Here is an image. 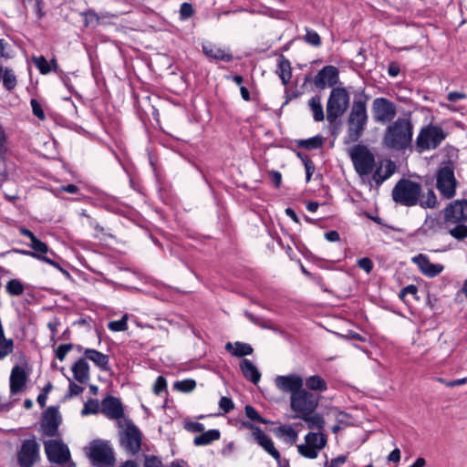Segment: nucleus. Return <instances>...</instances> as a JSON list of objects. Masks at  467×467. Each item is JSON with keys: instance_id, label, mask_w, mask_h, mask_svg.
Listing matches in <instances>:
<instances>
[{"instance_id": "3c124183", "label": "nucleus", "mask_w": 467, "mask_h": 467, "mask_svg": "<svg viewBox=\"0 0 467 467\" xmlns=\"http://www.w3.org/2000/svg\"><path fill=\"white\" fill-rule=\"evenodd\" d=\"M194 13L192 5L190 3H182L180 7V18L185 20L190 18Z\"/></svg>"}, {"instance_id": "72a5a7b5", "label": "nucleus", "mask_w": 467, "mask_h": 467, "mask_svg": "<svg viewBox=\"0 0 467 467\" xmlns=\"http://www.w3.org/2000/svg\"><path fill=\"white\" fill-rule=\"evenodd\" d=\"M1 80H3L4 88L8 91L15 89L17 85L16 76L14 70L10 67H3Z\"/></svg>"}, {"instance_id": "473e14b6", "label": "nucleus", "mask_w": 467, "mask_h": 467, "mask_svg": "<svg viewBox=\"0 0 467 467\" xmlns=\"http://www.w3.org/2000/svg\"><path fill=\"white\" fill-rule=\"evenodd\" d=\"M305 441L306 443H308V445L320 450L325 448L327 443V435L321 432H308L305 436Z\"/></svg>"}, {"instance_id": "de8ad7c7", "label": "nucleus", "mask_w": 467, "mask_h": 467, "mask_svg": "<svg viewBox=\"0 0 467 467\" xmlns=\"http://www.w3.org/2000/svg\"><path fill=\"white\" fill-rule=\"evenodd\" d=\"M8 138L3 126L0 125V159H4L8 150Z\"/></svg>"}, {"instance_id": "a19ab883", "label": "nucleus", "mask_w": 467, "mask_h": 467, "mask_svg": "<svg viewBox=\"0 0 467 467\" xmlns=\"http://www.w3.org/2000/svg\"><path fill=\"white\" fill-rule=\"evenodd\" d=\"M83 16L85 26L95 28L99 25V16L95 11L88 10L83 13Z\"/></svg>"}, {"instance_id": "6e6d98bb", "label": "nucleus", "mask_w": 467, "mask_h": 467, "mask_svg": "<svg viewBox=\"0 0 467 467\" xmlns=\"http://www.w3.org/2000/svg\"><path fill=\"white\" fill-rule=\"evenodd\" d=\"M357 265L363 269L367 274H370L373 270L374 264L368 257H362L357 261Z\"/></svg>"}, {"instance_id": "774afa93", "label": "nucleus", "mask_w": 467, "mask_h": 467, "mask_svg": "<svg viewBox=\"0 0 467 467\" xmlns=\"http://www.w3.org/2000/svg\"><path fill=\"white\" fill-rule=\"evenodd\" d=\"M235 450V443L234 441H229L228 443H226L221 450V454L223 456V457H229L232 455V453Z\"/></svg>"}, {"instance_id": "1a4fd4ad", "label": "nucleus", "mask_w": 467, "mask_h": 467, "mask_svg": "<svg viewBox=\"0 0 467 467\" xmlns=\"http://www.w3.org/2000/svg\"><path fill=\"white\" fill-rule=\"evenodd\" d=\"M119 443L125 451L132 456L141 450L142 433L130 420H127L125 430L119 433Z\"/></svg>"}, {"instance_id": "4c0bfd02", "label": "nucleus", "mask_w": 467, "mask_h": 467, "mask_svg": "<svg viewBox=\"0 0 467 467\" xmlns=\"http://www.w3.org/2000/svg\"><path fill=\"white\" fill-rule=\"evenodd\" d=\"M298 452L307 459H316L318 456L320 449L308 445V443L300 444L297 446Z\"/></svg>"}, {"instance_id": "6ab92c4d", "label": "nucleus", "mask_w": 467, "mask_h": 467, "mask_svg": "<svg viewBox=\"0 0 467 467\" xmlns=\"http://www.w3.org/2000/svg\"><path fill=\"white\" fill-rule=\"evenodd\" d=\"M101 412L110 420H119L124 416L120 400L113 396H109L102 400Z\"/></svg>"}, {"instance_id": "a18cd8bd", "label": "nucleus", "mask_w": 467, "mask_h": 467, "mask_svg": "<svg viewBox=\"0 0 467 467\" xmlns=\"http://www.w3.org/2000/svg\"><path fill=\"white\" fill-rule=\"evenodd\" d=\"M449 234L455 239L461 241L467 238V225L462 224V223H457V225L449 231Z\"/></svg>"}, {"instance_id": "ea45409f", "label": "nucleus", "mask_w": 467, "mask_h": 467, "mask_svg": "<svg viewBox=\"0 0 467 467\" xmlns=\"http://www.w3.org/2000/svg\"><path fill=\"white\" fill-rule=\"evenodd\" d=\"M33 62L42 75H47L51 72L50 64L44 56L34 57Z\"/></svg>"}, {"instance_id": "c85d7f7f", "label": "nucleus", "mask_w": 467, "mask_h": 467, "mask_svg": "<svg viewBox=\"0 0 467 467\" xmlns=\"http://www.w3.org/2000/svg\"><path fill=\"white\" fill-rule=\"evenodd\" d=\"M306 390L324 392L327 389V381L319 375L307 377L305 380Z\"/></svg>"}, {"instance_id": "2f4dec72", "label": "nucleus", "mask_w": 467, "mask_h": 467, "mask_svg": "<svg viewBox=\"0 0 467 467\" xmlns=\"http://www.w3.org/2000/svg\"><path fill=\"white\" fill-rule=\"evenodd\" d=\"M225 348L230 351L233 356L239 358L251 355L254 351L253 348L249 344L242 342H235L234 348L231 342H228Z\"/></svg>"}, {"instance_id": "58836bf2", "label": "nucleus", "mask_w": 467, "mask_h": 467, "mask_svg": "<svg viewBox=\"0 0 467 467\" xmlns=\"http://www.w3.org/2000/svg\"><path fill=\"white\" fill-rule=\"evenodd\" d=\"M196 387V381L192 379H187L176 381L173 388L181 392L188 393L192 391Z\"/></svg>"}, {"instance_id": "dca6fc26", "label": "nucleus", "mask_w": 467, "mask_h": 467, "mask_svg": "<svg viewBox=\"0 0 467 467\" xmlns=\"http://www.w3.org/2000/svg\"><path fill=\"white\" fill-rule=\"evenodd\" d=\"M339 81V70L335 66H325L314 78V85L319 89L335 88Z\"/></svg>"}, {"instance_id": "13d9d810", "label": "nucleus", "mask_w": 467, "mask_h": 467, "mask_svg": "<svg viewBox=\"0 0 467 467\" xmlns=\"http://www.w3.org/2000/svg\"><path fill=\"white\" fill-rule=\"evenodd\" d=\"M348 461V455H339L334 459H332L330 462L327 459L324 467H340L344 463H346Z\"/></svg>"}, {"instance_id": "423d86ee", "label": "nucleus", "mask_w": 467, "mask_h": 467, "mask_svg": "<svg viewBox=\"0 0 467 467\" xmlns=\"http://www.w3.org/2000/svg\"><path fill=\"white\" fill-rule=\"evenodd\" d=\"M349 93L345 88H333L327 102V119L335 123L349 106Z\"/></svg>"}, {"instance_id": "4468645a", "label": "nucleus", "mask_w": 467, "mask_h": 467, "mask_svg": "<svg viewBox=\"0 0 467 467\" xmlns=\"http://www.w3.org/2000/svg\"><path fill=\"white\" fill-rule=\"evenodd\" d=\"M61 423V416L57 407H48L43 413L41 430L45 436L55 437L58 435V427Z\"/></svg>"}, {"instance_id": "7c9ffc66", "label": "nucleus", "mask_w": 467, "mask_h": 467, "mask_svg": "<svg viewBox=\"0 0 467 467\" xmlns=\"http://www.w3.org/2000/svg\"><path fill=\"white\" fill-rule=\"evenodd\" d=\"M325 139L322 135L318 134L312 138L306 140H296V145L298 148L306 149L308 150H317L323 147Z\"/></svg>"}, {"instance_id": "49530a36", "label": "nucleus", "mask_w": 467, "mask_h": 467, "mask_svg": "<svg viewBox=\"0 0 467 467\" xmlns=\"http://www.w3.org/2000/svg\"><path fill=\"white\" fill-rule=\"evenodd\" d=\"M99 411V403L98 400H88L81 410L82 415L96 414Z\"/></svg>"}, {"instance_id": "a878e982", "label": "nucleus", "mask_w": 467, "mask_h": 467, "mask_svg": "<svg viewBox=\"0 0 467 467\" xmlns=\"http://www.w3.org/2000/svg\"><path fill=\"white\" fill-rule=\"evenodd\" d=\"M276 74L280 78L282 84L286 86L292 78V67L290 61L284 56L280 55L277 63Z\"/></svg>"}, {"instance_id": "ddd939ff", "label": "nucleus", "mask_w": 467, "mask_h": 467, "mask_svg": "<svg viewBox=\"0 0 467 467\" xmlns=\"http://www.w3.org/2000/svg\"><path fill=\"white\" fill-rule=\"evenodd\" d=\"M47 458L49 462L65 464L70 460V452L66 444L60 441L48 440L44 442Z\"/></svg>"}, {"instance_id": "aec40b11", "label": "nucleus", "mask_w": 467, "mask_h": 467, "mask_svg": "<svg viewBox=\"0 0 467 467\" xmlns=\"http://www.w3.org/2000/svg\"><path fill=\"white\" fill-rule=\"evenodd\" d=\"M420 271L427 277L432 278L439 275L444 269L442 265L431 263L428 256L420 254L412 258Z\"/></svg>"}, {"instance_id": "8fccbe9b", "label": "nucleus", "mask_w": 467, "mask_h": 467, "mask_svg": "<svg viewBox=\"0 0 467 467\" xmlns=\"http://www.w3.org/2000/svg\"><path fill=\"white\" fill-rule=\"evenodd\" d=\"M143 467H163V463L158 456L143 454Z\"/></svg>"}, {"instance_id": "2eb2a0df", "label": "nucleus", "mask_w": 467, "mask_h": 467, "mask_svg": "<svg viewBox=\"0 0 467 467\" xmlns=\"http://www.w3.org/2000/svg\"><path fill=\"white\" fill-rule=\"evenodd\" d=\"M444 220L450 223L467 222V200H455L443 210Z\"/></svg>"}, {"instance_id": "79ce46f5", "label": "nucleus", "mask_w": 467, "mask_h": 467, "mask_svg": "<svg viewBox=\"0 0 467 467\" xmlns=\"http://www.w3.org/2000/svg\"><path fill=\"white\" fill-rule=\"evenodd\" d=\"M304 39L307 44L313 47H320L322 44L321 37L318 35V33L308 27L306 28V36Z\"/></svg>"}, {"instance_id": "6e6552de", "label": "nucleus", "mask_w": 467, "mask_h": 467, "mask_svg": "<svg viewBox=\"0 0 467 467\" xmlns=\"http://www.w3.org/2000/svg\"><path fill=\"white\" fill-rule=\"evenodd\" d=\"M445 137L446 134L441 127L431 124L424 126L416 138V150L421 153L425 150L436 149Z\"/></svg>"}, {"instance_id": "4d7b16f0", "label": "nucleus", "mask_w": 467, "mask_h": 467, "mask_svg": "<svg viewBox=\"0 0 467 467\" xmlns=\"http://www.w3.org/2000/svg\"><path fill=\"white\" fill-rule=\"evenodd\" d=\"M417 293H418V287L415 285H409L405 287H403L400 291V294H399V296L400 298L402 300V301H405V297L408 296V295H411L413 296L415 298H418L417 297Z\"/></svg>"}, {"instance_id": "f8f14e48", "label": "nucleus", "mask_w": 467, "mask_h": 467, "mask_svg": "<svg viewBox=\"0 0 467 467\" xmlns=\"http://www.w3.org/2000/svg\"><path fill=\"white\" fill-rule=\"evenodd\" d=\"M371 113L375 122L390 123L397 115V108L386 98H376L371 105Z\"/></svg>"}, {"instance_id": "0eeeda50", "label": "nucleus", "mask_w": 467, "mask_h": 467, "mask_svg": "<svg viewBox=\"0 0 467 467\" xmlns=\"http://www.w3.org/2000/svg\"><path fill=\"white\" fill-rule=\"evenodd\" d=\"M319 403V396L303 389L290 397V407L296 412L294 419L313 414Z\"/></svg>"}, {"instance_id": "7ed1b4c3", "label": "nucleus", "mask_w": 467, "mask_h": 467, "mask_svg": "<svg viewBox=\"0 0 467 467\" xmlns=\"http://www.w3.org/2000/svg\"><path fill=\"white\" fill-rule=\"evenodd\" d=\"M422 189L419 182L400 179L392 189L393 201L400 205L411 207L419 203Z\"/></svg>"}, {"instance_id": "393cba45", "label": "nucleus", "mask_w": 467, "mask_h": 467, "mask_svg": "<svg viewBox=\"0 0 467 467\" xmlns=\"http://www.w3.org/2000/svg\"><path fill=\"white\" fill-rule=\"evenodd\" d=\"M74 379L79 383L89 379V365L84 358H78L71 368Z\"/></svg>"}, {"instance_id": "f704fd0d", "label": "nucleus", "mask_w": 467, "mask_h": 467, "mask_svg": "<svg viewBox=\"0 0 467 467\" xmlns=\"http://www.w3.org/2000/svg\"><path fill=\"white\" fill-rule=\"evenodd\" d=\"M308 105L310 107L311 111L313 112L314 119L316 121L324 120L325 115L322 104L320 102V97L317 95L312 97L308 101Z\"/></svg>"}, {"instance_id": "20e7f679", "label": "nucleus", "mask_w": 467, "mask_h": 467, "mask_svg": "<svg viewBox=\"0 0 467 467\" xmlns=\"http://www.w3.org/2000/svg\"><path fill=\"white\" fill-rule=\"evenodd\" d=\"M93 466L114 467L115 452L109 441L94 440L89 443L87 452Z\"/></svg>"}, {"instance_id": "052dcab7", "label": "nucleus", "mask_w": 467, "mask_h": 467, "mask_svg": "<svg viewBox=\"0 0 467 467\" xmlns=\"http://www.w3.org/2000/svg\"><path fill=\"white\" fill-rule=\"evenodd\" d=\"M274 451H265L268 454H270L276 462L279 467H289V461L287 459H282L280 452L274 446Z\"/></svg>"}, {"instance_id": "5fc2aeb1", "label": "nucleus", "mask_w": 467, "mask_h": 467, "mask_svg": "<svg viewBox=\"0 0 467 467\" xmlns=\"http://www.w3.org/2000/svg\"><path fill=\"white\" fill-rule=\"evenodd\" d=\"M30 104L32 107L33 114L39 119L44 120L46 119L45 112L42 109L41 104L36 99H31Z\"/></svg>"}, {"instance_id": "412c9836", "label": "nucleus", "mask_w": 467, "mask_h": 467, "mask_svg": "<svg viewBox=\"0 0 467 467\" xmlns=\"http://www.w3.org/2000/svg\"><path fill=\"white\" fill-rule=\"evenodd\" d=\"M242 426L245 429L253 431L252 437L254 441L261 446L265 451H273L274 442L269 436H267L264 431L252 423L251 421H243Z\"/></svg>"}, {"instance_id": "9d476101", "label": "nucleus", "mask_w": 467, "mask_h": 467, "mask_svg": "<svg viewBox=\"0 0 467 467\" xmlns=\"http://www.w3.org/2000/svg\"><path fill=\"white\" fill-rule=\"evenodd\" d=\"M457 181L454 176V167L447 162L437 171L436 187L445 199L452 198L456 193Z\"/></svg>"}, {"instance_id": "f257e3e1", "label": "nucleus", "mask_w": 467, "mask_h": 467, "mask_svg": "<svg viewBox=\"0 0 467 467\" xmlns=\"http://www.w3.org/2000/svg\"><path fill=\"white\" fill-rule=\"evenodd\" d=\"M414 126L410 118H398L390 122L383 134L384 147L398 151L411 148Z\"/></svg>"}, {"instance_id": "69168bd1", "label": "nucleus", "mask_w": 467, "mask_h": 467, "mask_svg": "<svg viewBox=\"0 0 467 467\" xmlns=\"http://www.w3.org/2000/svg\"><path fill=\"white\" fill-rule=\"evenodd\" d=\"M185 429L191 432H202L204 431V426L201 422L191 421L185 425Z\"/></svg>"}, {"instance_id": "a211bd4d", "label": "nucleus", "mask_w": 467, "mask_h": 467, "mask_svg": "<svg viewBox=\"0 0 467 467\" xmlns=\"http://www.w3.org/2000/svg\"><path fill=\"white\" fill-rule=\"evenodd\" d=\"M29 246L31 247L32 252L36 253L34 258L45 262L54 266L55 268L60 270L61 272L68 275V272L63 269L59 263L47 255V254H50L51 255L56 256V254L49 250L48 245L46 243L42 242L36 237L35 240L31 242Z\"/></svg>"}, {"instance_id": "09e8293b", "label": "nucleus", "mask_w": 467, "mask_h": 467, "mask_svg": "<svg viewBox=\"0 0 467 467\" xmlns=\"http://www.w3.org/2000/svg\"><path fill=\"white\" fill-rule=\"evenodd\" d=\"M420 204L424 208H434L437 205V197L433 190H429L426 199L422 200Z\"/></svg>"}, {"instance_id": "e2e57ef3", "label": "nucleus", "mask_w": 467, "mask_h": 467, "mask_svg": "<svg viewBox=\"0 0 467 467\" xmlns=\"http://www.w3.org/2000/svg\"><path fill=\"white\" fill-rule=\"evenodd\" d=\"M84 390V388L76 384L75 382L71 381L69 379V385H68V394L67 395V397H73V396H78L79 395L80 393H82Z\"/></svg>"}, {"instance_id": "5701e85b", "label": "nucleus", "mask_w": 467, "mask_h": 467, "mask_svg": "<svg viewBox=\"0 0 467 467\" xmlns=\"http://www.w3.org/2000/svg\"><path fill=\"white\" fill-rule=\"evenodd\" d=\"M27 376L24 368L16 365L12 368L10 375V392L19 393L26 386Z\"/></svg>"}, {"instance_id": "9b49d317", "label": "nucleus", "mask_w": 467, "mask_h": 467, "mask_svg": "<svg viewBox=\"0 0 467 467\" xmlns=\"http://www.w3.org/2000/svg\"><path fill=\"white\" fill-rule=\"evenodd\" d=\"M40 458V445L35 436L24 440L16 452L19 467H33Z\"/></svg>"}, {"instance_id": "37998d69", "label": "nucleus", "mask_w": 467, "mask_h": 467, "mask_svg": "<svg viewBox=\"0 0 467 467\" xmlns=\"http://www.w3.org/2000/svg\"><path fill=\"white\" fill-rule=\"evenodd\" d=\"M128 317L127 315L123 316L119 320L110 321L108 324V327L109 330L114 332L126 331L128 329Z\"/></svg>"}, {"instance_id": "bf43d9fd", "label": "nucleus", "mask_w": 467, "mask_h": 467, "mask_svg": "<svg viewBox=\"0 0 467 467\" xmlns=\"http://www.w3.org/2000/svg\"><path fill=\"white\" fill-rule=\"evenodd\" d=\"M219 407L223 413H228L234 408V401L228 397H222L219 400Z\"/></svg>"}, {"instance_id": "c9c22d12", "label": "nucleus", "mask_w": 467, "mask_h": 467, "mask_svg": "<svg viewBox=\"0 0 467 467\" xmlns=\"http://www.w3.org/2000/svg\"><path fill=\"white\" fill-rule=\"evenodd\" d=\"M5 291L11 296H19L25 292V285L19 279H11L5 285Z\"/></svg>"}, {"instance_id": "cd10ccee", "label": "nucleus", "mask_w": 467, "mask_h": 467, "mask_svg": "<svg viewBox=\"0 0 467 467\" xmlns=\"http://www.w3.org/2000/svg\"><path fill=\"white\" fill-rule=\"evenodd\" d=\"M221 437L219 430L213 429L207 431H202L200 435H197L193 439V444L195 446H205L211 444L213 441H218Z\"/></svg>"}, {"instance_id": "680f3d73", "label": "nucleus", "mask_w": 467, "mask_h": 467, "mask_svg": "<svg viewBox=\"0 0 467 467\" xmlns=\"http://www.w3.org/2000/svg\"><path fill=\"white\" fill-rule=\"evenodd\" d=\"M304 167L306 170V182H310L313 173L315 172L316 166L312 160H306Z\"/></svg>"}, {"instance_id": "c03bdc74", "label": "nucleus", "mask_w": 467, "mask_h": 467, "mask_svg": "<svg viewBox=\"0 0 467 467\" xmlns=\"http://www.w3.org/2000/svg\"><path fill=\"white\" fill-rule=\"evenodd\" d=\"M245 415L251 420L257 421L259 423L268 424L269 420L263 418L258 411L251 405H246L244 408Z\"/></svg>"}, {"instance_id": "864d4df0", "label": "nucleus", "mask_w": 467, "mask_h": 467, "mask_svg": "<svg viewBox=\"0 0 467 467\" xmlns=\"http://www.w3.org/2000/svg\"><path fill=\"white\" fill-rule=\"evenodd\" d=\"M152 389L156 395H160L163 391L167 390V381L163 376H159L156 379Z\"/></svg>"}, {"instance_id": "e433bc0d", "label": "nucleus", "mask_w": 467, "mask_h": 467, "mask_svg": "<svg viewBox=\"0 0 467 467\" xmlns=\"http://www.w3.org/2000/svg\"><path fill=\"white\" fill-rule=\"evenodd\" d=\"M300 420H305L310 429H317L322 431L325 427V420L320 414H308L307 416H300Z\"/></svg>"}, {"instance_id": "b1692460", "label": "nucleus", "mask_w": 467, "mask_h": 467, "mask_svg": "<svg viewBox=\"0 0 467 467\" xmlns=\"http://www.w3.org/2000/svg\"><path fill=\"white\" fill-rule=\"evenodd\" d=\"M85 359L94 363L102 371H109V356L94 348H86L84 350Z\"/></svg>"}, {"instance_id": "f3484780", "label": "nucleus", "mask_w": 467, "mask_h": 467, "mask_svg": "<svg viewBox=\"0 0 467 467\" xmlns=\"http://www.w3.org/2000/svg\"><path fill=\"white\" fill-rule=\"evenodd\" d=\"M275 386L283 392L290 393L291 396L303 389L304 379L297 374L277 376L275 379Z\"/></svg>"}, {"instance_id": "4be33fe9", "label": "nucleus", "mask_w": 467, "mask_h": 467, "mask_svg": "<svg viewBox=\"0 0 467 467\" xmlns=\"http://www.w3.org/2000/svg\"><path fill=\"white\" fill-rule=\"evenodd\" d=\"M202 48L203 54L209 58L224 62H232L234 59L229 48H222L212 43L203 44Z\"/></svg>"}, {"instance_id": "f03ea898", "label": "nucleus", "mask_w": 467, "mask_h": 467, "mask_svg": "<svg viewBox=\"0 0 467 467\" xmlns=\"http://www.w3.org/2000/svg\"><path fill=\"white\" fill-rule=\"evenodd\" d=\"M368 97L365 95L364 90L359 95H356L347 119L348 132L345 138L346 143L357 142L362 137L368 121Z\"/></svg>"}, {"instance_id": "0e129e2a", "label": "nucleus", "mask_w": 467, "mask_h": 467, "mask_svg": "<svg viewBox=\"0 0 467 467\" xmlns=\"http://www.w3.org/2000/svg\"><path fill=\"white\" fill-rule=\"evenodd\" d=\"M372 178L375 181L377 185H380V184H382V182L384 181H386L385 177H384V172L382 171V166L381 165L377 167L375 170H373V171H372Z\"/></svg>"}, {"instance_id": "39448f33", "label": "nucleus", "mask_w": 467, "mask_h": 467, "mask_svg": "<svg viewBox=\"0 0 467 467\" xmlns=\"http://www.w3.org/2000/svg\"><path fill=\"white\" fill-rule=\"evenodd\" d=\"M356 172L363 177L372 173L376 161L370 150L363 144H356L348 150Z\"/></svg>"}, {"instance_id": "c756f323", "label": "nucleus", "mask_w": 467, "mask_h": 467, "mask_svg": "<svg viewBox=\"0 0 467 467\" xmlns=\"http://www.w3.org/2000/svg\"><path fill=\"white\" fill-rule=\"evenodd\" d=\"M275 434L279 438H284L286 442L293 445L297 441V432L291 425H281L275 429Z\"/></svg>"}, {"instance_id": "bb28decb", "label": "nucleus", "mask_w": 467, "mask_h": 467, "mask_svg": "<svg viewBox=\"0 0 467 467\" xmlns=\"http://www.w3.org/2000/svg\"><path fill=\"white\" fill-rule=\"evenodd\" d=\"M241 371L244 377L254 384L259 382L261 373L258 368L249 359L244 358L240 364Z\"/></svg>"}, {"instance_id": "603ef678", "label": "nucleus", "mask_w": 467, "mask_h": 467, "mask_svg": "<svg viewBox=\"0 0 467 467\" xmlns=\"http://www.w3.org/2000/svg\"><path fill=\"white\" fill-rule=\"evenodd\" d=\"M74 348L72 343L62 344L56 349V358L60 361H63L67 354Z\"/></svg>"}, {"instance_id": "338daca9", "label": "nucleus", "mask_w": 467, "mask_h": 467, "mask_svg": "<svg viewBox=\"0 0 467 467\" xmlns=\"http://www.w3.org/2000/svg\"><path fill=\"white\" fill-rule=\"evenodd\" d=\"M269 178L276 188H279L282 182V174L278 171H270Z\"/></svg>"}]
</instances>
